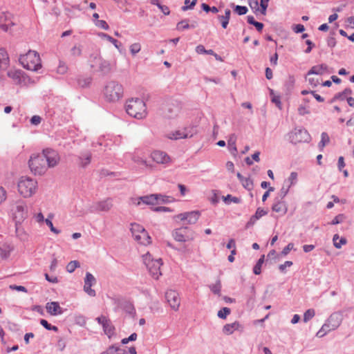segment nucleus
Masks as SVG:
<instances>
[{"label": "nucleus", "instance_id": "1", "mask_svg": "<svg viewBox=\"0 0 354 354\" xmlns=\"http://www.w3.org/2000/svg\"><path fill=\"white\" fill-rule=\"evenodd\" d=\"M125 107L127 114L136 119H142L147 115L145 103L140 98L129 100L127 102Z\"/></svg>", "mask_w": 354, "mask_h": 354}, {"label": "nucleus", "instance_id": "2", "mask_svg": "<svg viewBox=\"0 0 354 354\" xmlns=\"http://www.w3.org/2000/svg\"><path fill=\"white\" fill-rule=\"evenodd\" d=\"M88 63L91 68L103 75L108 74L111 70L110 62L104 59L98 50H95L90 55Z\"/></svg>", "mask_w": 354, "mask_h": 354}, {"label": "nucleus", "instance_id": "3", "mask_svg": "<svg viewBox=\"0 0 354 354\" xmlns=\"http://www.w3.org/2000/svg\"><path fill=\"white\" fill-rule=\"evenodd\" d=\"M19 61L24 68L29 71H37L41 67L39 55L34 50H29L26 54L20 55Z\"/></svg>", "mask_w": 354, "mask_h": 354}, {"label": "nucleus", "instance_id": "4", "mask_svg": "<svg viewBox=\"0 0 354 354\" xmlns=\"http://www.w3.org/2000/svg\"><path fill=\"white\" fill-rule=\"evenodd\" d=\"M104 95L109 102L118 101L123 95L122 86L117 82L111 81L105 86Z\"/></svg>", "mask_w": 354, "mask_h": 354}, {"label": "nucleus", "instance_id": "5", "mask_svg": "<svg viewBox=\"0 0 354 354\" xmlns=\"http://www.w3.org/2000/svg\"><path fill=\"white\" fill-rule=\"evenodd\" d=\"M142 257L144 263L149 270V272H150L151 276L154 279H158L159 277L162 274L160 272V267L162 265V259H154L152 257V255L149 252L143 255Z\"/></svg>", "mask_w": 354, "mask_h": 354}, {"label": "nucleus", "instance_id": "6", "mask_svg": "<svg viewBox=\"0 0 354 354\" xmlns=\"http://www.w3.org/2000/svg\"><path fill=\"white\" fill-rule=\"evenodd\" d=\"M28 165L32 172L35 175H43L47 171V165L44 156L39 153L32 154L28 161Z\"/></svg>", "mask_w": 354, "mask_h": 354}, {"label": "nucleus", "instance_id": "7", "mask_svg": "<svg viewBox=\"0 0 354 354\" xmlns=\"http://www.w3.org/2000/svg\"><path fill=\"white\" fill-rule=\"evenodd\" d=\"M37 182L28 177H21L18 183V190L25 198L31 196L35 192Z\"/></svg>", "mask_w": 354, "mask_h": 354}, {"label": "nucleus", "instance_id": "8", "mask_svg": "<svg viewBox=\"0 0 354 354\" xmlns=\"http://www.w3.org/2000/svg\"><path fill=\"white\" fill-rule=\"evenodd\" d=\"M288 140L293 145L300 142H308L310 136L308 131L304 128H295L288 135Z\"/></svg>", "mask_w": 354, "mask_h": 354}, {"label": "nucleus", "instance_id": "9", "mask_svg": "<svg viewBox=\"0 0 354 354\" xmlns=\"http://www.w3.org/2000/svg\"><path fill=\"white\" fill-rule=\"evenodd\" d=\"M41 155L44 156V159L48 165L47 167L52 168L55 167L60 160L57 151L50 148L44 149Z\"/></svg>", "mask_w": 354, "mask_h": 354}, {"label": "nucleus", "instance_id": "10", "mask_svg": "<svg viewBox=\"0 0 354 354\" xmlns=\"http://www.w3.org/2000/svg\"><path fill=\"white\" fill-rule=\"evenodd\" d=\"M196 131L193 127H185L183 129L176 130L170 132L167 135V138L171 140H178L182 138H192Z\"/></svg>", "mask_w": 354, "mask_h": 354}, {"label": "nucleus", "instance_id": "11", "mask_svg": "<svg viewBox=\"0 0 354 354\" xmlns=\"http://www.w3.org/2000/svg\"><path fill=\"white\" fill-rule=\"evenodd\" d=\"M158 194H149L146 196H142L137 198H134L132 199V202L134 205L138 206L141 204L148 205H154L158 204Z\"/></svg>", "mask_w": 354, "mask_h": 354}, {"label": "nucleus", "instance_id": "12", "mask_svg": "<svg viewBox=\"0 0 354 354\" xmlns=\"http://www.w3.org/2000/svg\"><path fill=\"white\" fill-rule=\"evenodd\" d=\"M165 298L172 309L174 310H178L180 301L177 292L172 290H168L166 292Z\"/></svg>", "mask_w": 354, "mask_h": 354}, {"label": "nucleus", "instance_id": "13", "mask_svg": "<svg viewBox=\"0 0 354 354\" xmlns=\"http://www.w3.org/2000/svg\"><path fill=\"white\" fill-rule=\"evenodd\" d=\"M200 215L199 211H192L181 213L177 216V218L181 221H187L188 224H194L198 220Z\"/></svg>", "mask_w": 354, "mask_h": 354}, {"label": "nucleus", "instance_id": "14", "mask_svg": "<svg viewBox=\"0 0 354 354\" xmlns=\"http://www.w3.org/2000/svg\"><path fill=\"white\" fill-rule=\"evenodd\" d=\"M187 230L188 228L187 227L176 229L173 232L174 239L178 242H185L192 240L194 238L193 236L187 234Z\"/></svg>", "mask_w": 354, "mask_h": 354}, {"label": "nucleus", "instance_id": "15", "mask_svg": "<svg viewBox=\"0 0 354 354\" xmlns=\"http://www.w3.org/2000/svg\"><path fill=\"white\" fill-rule=\"evenodd\" d=\"M8 76L12 80L14 83L17 85L25 84L26 77L21 70H10L7 73Z\"/></svg>", "mask_w": 354, "mask_h": 354}, {"label": "nucleus", "instance_id": "16", "mask_svg": "<svg viewBox=\"0 0 354 354\" xmlns=\"http://www.w3.org/2000/svg\"><path fill=\"white\" fill-rule=\"evenodd\" d=\"M338 315L336 313L332 314L326 322L322 325V328L326 333H328L332 330L336 329L340 324V320H337L335 323L332 324V322L335 319H337Z\"/></svg>", "mask_w": 354, "mask_h": 354}, {"label": "nucleus", "instance_id": "17", "mask_svg": "<svg viewBox=\"0 0 354 354\" xmlns=\"http://www.w3.org/2000/svg\"><path fill=\"white\" fill-rule=\"evenodd\" d=\"M10 17V13H2L0 15V28L4 32H8L10 28L15 25Z\"/></svg>", "mask_w": 354, "mask_h": 354}, {"label": "nucleus", "instance_id": "18", "mask_svg": "<svg viewBox=\"0 0 354 354\" xmlns=\"http://www.w3.org/2000/svg\"><path fill=\"white\" fill-rule=\"evenodd\" d=\"M46 309L47 313L53 316H57L63 313L59 304L57 301L48 302L46 305Z\"/></svg>", "mask_w": 354, "mask_h": 354}, {"label": "nucleus", "instance_id": "19", "mask_svg": "<svg viewBox=\"0 0 354 354\" xmlns=\"http://www.w3.org/2000/svg\"><path fill=\"white\" fill-rule=\"evenodd\" d=\"M151 158L159 164H165L169 161V156L164 151H154L151 153Z\"/></svg>", "mask_w": 354, "mask_h": 354}, {"label": "nucleus", "instance_id": "20", "mask_svg": "<svg viewBox=\"0 0 354 354\" xmlns=\"http://www.w3.org/2000/svg\"><path fill=\"white\" fill-rule=\"evenodd\" d=\"M267 214L268 212L266 211H265L261 207H258L257 209L255 214L252 215L250 217V220L247 222L245 225V228L248 229L250 227L253 226L259 219H260L262 216L266 215Z\"/></svg>", "mask_w": 354, "mask_h": 354}, {"label": "nucleus", "instance_id": "21", "mask_svg": "<svg viewBox=\"0 0 354 354\" xmlns=\"http://www.w3.org/2000/svg\"><path fill=\"white\" fill-rule=\"evenodd\" d=\"M328 66L326 64L313 66L307 73V75H323L324 73H329Z\"/></svg>", "mask_w": 354, "mask_h": 354}, {"label": "nucleus", "instance_id": "22", "mask_svg": "<svg viewBox=\"0 0 354 354\" xmlns=\"http://www.w3.org/2000/svg\"><path fill=\"white\" fill-rule=\"evenodd\" d=\"M272 209L275 212L285 214L287 212V207L286 205L285 201L283 200L279 199V197H277L274 199Z\"/></svg>", "mask_w": 354, "mask_h": 354}, {"label": "nucleus", "instance_id": "23", "mask_svg": "<svg viewBox=\"0 0 354 354\" xmlns=\"http://www.w3.org/2000/svg\"><path fill=\"white\" fill-rule=\"evenodd\" d=\"M113 207V200L111 198H107L103 201H99L95 204V209L98 211L108 212Z\"/></svg>", "mask_w": 354, "mask_h": 354}, {"label": "nucleus", "instance_id": "24", "mask_svg": "<svg viewBox=\"0 0 354 354\" xmlns=\"http://www.w3.org/2000/svg\"><path fill=\"white\" fill-rule=\"evenodd\" d=\"M92 154L90 151L82 152L78 156V165L82 168H86L91 161Z\"/></svg>", "mask_w": 354, "mask_h": 354}, {"label": "nucleus", "instance_id": "25", "mask_svg": "<svg viewBox=\"0 0 354 354\" xmlns=\"http://www.w3.org/2000/svg\"><path fill=\"white\" fill-rule=\"evenodd\" d=\"M9 57L4 48H0V70L6 71L9 66Z\"/></svg>", "mask_w": 354, "mask_h": 354}, {"label": "nucleus", "instance_id": "26", "mask_svg": "<svg viewBox=\"0 0 354 354\" xmlns=\"http://www.w3.org/2000/svg\"><path fill=\"white\" fill-rule=\"evenodd\" d=\"M179 107L174 104H167L165 109V116L167 118H173L178 115Z\"/></svg>", "mask_w": 354, "mask_h": 354}, {"label": "nucleus", "instance_id": "27", "mask_svg": "<svg viewBox=\"0 0 354 354\" xmlns=\"http://www.w3.org/2000/svg\"><path fill=\"white\" fill-rule=\"evenodd\" d=\"M241 325L238 322H234L232 324H226L223 328V332L225 335H231L236 330H239Z\"/></svg>", "mask_w": 354, "mask_h": 354}, {"label": "nucleus", "instance_id": "28", "mask_svg": "<svg viewBox=\"0 0 354 354\" xmlns=\"http://www.w3.org/2000/svg\"><path fill=\"white\" fill-rule=\"evenodd\" d=\"M134 239L142 245H147L151 243V237L145 229H143L140 233L136 235Z\"/></svg>", "mask_w": 354, "mask_h": 354}, {"label": "nucleus", "instance_id": "29", "mask_svg": "<svg viewBox=\"0 0 354 354\" xmlns=\"http://www.w3.org/2000/svg\"><path fill=\"white\" fill-rule=\"evenodd\" d=\"M13 250V247L9 244L0 245V257L2 259H7Z\"/></svg>", "mask_w": 354, "mask_h": 354}, {"label": "nucleus", "instance_id": "30", "mask_svg": "<svg viewBox=\"0 0 354 354\" xmlns=\"http://www.w3.org/2000/svg\"><path fill=\"white\" fill-rule=\"evenodd\" d=\"M15 217L19 220H23L26 216V207L23 205H17L15 212Z\"/></svg>", "mask_w": 354, "mask_h": 354}, {"label": "nucleus", "instance_id": "31", "mask_svg": "<svg viewBox=\"0 0 354 354\" xmlns=\"http://www.w3.org/2000/svg\"><path fill=\"white\" fill-rule=\"evenodd\" d=\"M101 354H126V351L119 346H110L106 351Z\"/></svg>", "mask_w": 354, "mask_h": 354}, {"label": "nucleus", "instance_id": "32", "mask_svg": "<svg viewBox=\"0 0 354 354\" xmlns=\"http://www.w3.org/2000/svg\"><path fill=\"white\" fill-rule=\"evenodd\" d=\"M236 176L245 188L248 189H250L252 188V181L250 178L244 177L239 172L237 173Z\"/></svg>", "mask_w": 354, "mask_h": 354}, {"label": "nucleus", "instance_id": "33", "mask_svg": "<svg viewBox=\"0 0 354 354\" xmlns=\"http://www.w3.org/2000/svg\"><path fill=\"white\" fill-rule=\"evenodd\" d=\"M236 139L237 137L234 133H232L229 136V139L227 140L228 147L232 152L236 153L237 151V148L236 146Z\"/></svg>", "mask_w": 354, "mask_h": 354}, {"label": "nucleus", "instance_id": "34", "mask_svg": "<svg viewBox=\"0 0 354 354\" xmlns=\"http://www.w3.org/2000/svg\"><path fill=\"white\" fill-rule=\"evenodd\" d=\"M352 93V90L349 88H346L342 92L337 93L334 97L333 100H344V99H346L348 97V95H351Z\"/></svg>", "mask_w": 354, "mask_h": 354}, {"label": "nucleus", "instance_id": "35", "mask_svg": "<svg viewBox=\"0 0 354 354\" xmlns=\"http://www.w3.org/2000/svg\"><path fill=\"white\" fill-rule=\"evenodd\" d=\"M264 257H265V256L262 255L259 259V260L257 261V263L254 266V268H253V272H254V274L259 275V274H261V267H262V265H263V263L264 262Z\"/></svg>", "mask_w": 354, "mask_h": 354}, {"label": "nucleus", "instance_id": "36", "mask_svg": "<svg viewBox=\"0 0 354 354\" xmlns=\"http://www.w3.org/2000/svg\"><path fill=\"white\" fill-rule=\"evenodd\" d=\"M103 330L106 335L108 336H111L114 333V326L112 325L110 319L107 321V322L102 326Z\"/></svg>", "mask_w": 354, "mask_h": 354}, {"label": "nucleus", "instance_id": "37", "mask_svg": "<svg viewBox=\"0 0 354 354\" xmlns=\"http://www.w3.org/2000/svg\"><path fill=\"white\" fill-rule=\"evenodd\" d=\"M77 82L80 87L86 88L91 84V78L80 77L77 79Z\"/></svg>", "mask_w": 354, "mask_h": 354}, {"label": "nucleus", "instance_id": "38", "mask_svg": "<svg viewBox=\"0 0 354 354\" xmlns=\"http://www.w3.org/2000/svg\"><path fill=\"white\" fill-rule=\"evenodd\" d=\"M95 283H96V279L94 277V276L91 273L87 272L86 273V276L84 278V284L92 286L94 284H95Z\"/></svg>", "mask_w": 354, "mask_h": 354}, {"label": "nucleus", "instance_id": "39", "mask_svg": "<svg viewBox=\"0 0 354 354\" xmlns=\"http://www.w3.org/2000/svg\"><path fill=\"white\" fill-rule=\"evenodd\" d=\"M145 229L142 225L138 223H132L131 227V232L132 233L133 236L135 238L136 235L140 233L142 230Z\"/></svg>", "mask_w": 354, "mask_h": 354}, {"label": "nucleus", "instance_id": "40", "mask_svg": "<svg viewBox=\"0 0 354 354\" xmlns=\"http://www.w3.org/2000/svg\"><path fill=\"white\" fill-rule=\"evenodd\" d=\"M80 264L77 261H71L66 266V270L69 273H72L77 268H79Z\"/></svg>", "mask_w": 354, "mask_h": 354}, {"label": "nucleus", "instance_id": "41", "mask_svg": "<svg viewBox=\"0 0 354 354\" xmlns=\"http://www.w3.org/2000/svg\"><path fill=\"white\" fill-rule=\"evenodd\" d=\"M39 322H40V324L48 330H53L55 332H57L58 330V328L57 326H52L46 319H40Z\"/></svg>", "mask_w": 354, "mask_h": 354}, {"label": "nucleus", "instance_id": "42", "mask_svg": "<svg viewBox=\"0 0 354 354\" xmlns=\"http://www.w3.org/2000/svg\"><path fill=\"white\" fill-rule=\"evenodd\" d=\"M330 141L329 136L326 132H322L321 135V140L319 142V147L323 149L325 145Z\"/></svg>", "mask_w": 354, "mask_h": 354}, {"label": "nucleus", "instance_id": "43", "mask_svg": "<svg viewBox=\"0 0 354 354\" xmlns=\"http://www.w3.org/2000/svg\"><path fill=\"white\" fill-rule=\"evenodd\" d=\"M99 36L102 39H105L108 40L109 42L112 43L115 46V48H118V41L117 39L113 38L110 35H109L106 33H104V32L100 33Z\"/></svg>", "mask_w": 354, "mask_h": 354}, {"label": "nucleus", "instance_id": "44", "mask_svg": "<svg viewBox=\"0 0 354 354\" xmlns=\"http://www.w3.org/2000/svg\"><path fill=\"white\" fill-rule=\"evenodd\" d=\"M223 201L227 204H230L231 202L234 203H239L241 202V199L238 197L227 194L226 196L223 197Z\"/></svg>", "mask_w": 354, "mask_h": 354}, {"label": "nucleus", "instance_id": "45", "mask_svg": "<svg viewBox=\"0 0 354 354\" xmlns=\"http://www.w3.org/2000/svg\"><path fill=\"white\" fill-rule=\"evenodd\" d=\"M315 315V312L314 309L310 308L307 310L304 314V322H308Z\"/></svg>", "mask_w": 354, "mask_h": 354}, {"label": "nucleus", "instance_id": "46", "mask_svg": "<svg viewBox=\"0 0 354 354\" xmlns=\"http://www.w3.org/2000/svg\"><path fill=\"white\" fill-rule=\"evenodd\" d=\"M211 291L215 295H220L221 285L220 281H216V283L212 284L209 286Z\"/></svg>", "mask_w": 354, "mask_h": 354}, {"label": "nucleus", "instance_id": "47", "mask_svg": "<svg viewBox=\"0 0 354 354\" xmlns=\"http://www.w3.org/2000/svg\"><path fill=\"white\" fill-rule=\"evenodd\" d=\"M68 71V66L66 64L62 61H59V66L57 68V72L59 74L64 75Z\"/></svg>", "mask_w": 354, "mask_h": 354}, {"label": "nucleus", "instance_id": "48", "mask_svg": "<svg viewBox=\"0 0 354 354\" xmlns=\"http://www.w3.org/2000/svg\"><path fill=\"white\" fill-rule=\"evenodd\" d=\"M188 19H183L177 24L176 28L178 30H184L189 28V24H188Z\"/></svg>", "mask_w": 354, "mask_h": 354}, {"label": "nucleus", "instance_id": "49", "mask_svg": "<svg viewBox=\"0 0 354 354\" xmlns=\"http://www.w3.org/2000/svg\"><path fill=\"white\" fill-rule=\"evenodd\" d=\"M230 313L231 310L229 308L223 307L218 312L217 315L221 319H225L226 317L230 314Z\"/></svg>", "mask_w": 354, "mask_h": 354}, {"label": "nucleus", "instance_id": "50", "mask_svg": "<svg viewBox=\"0 0 354 354\" xmlns=\"http://www.w3.org/2000/svg\"><path fill=\"white\" fill-rule=\"evenodd\" d=\"M234 10L239 15H245L248 12V9L245 6H239V5H237V6H234Z\"/></svg>", "mask_w": 354, "mask_h": 354}, {"label": "nucleus", "instance_id": "51", "mask_svg": "<svg viewBox=\"0 0 354 354\" xmlns=\"http://www.w3.org/2000/svg\"><path fill=\"white\" fill-rule=\"evenodd\" d=\"M270 0H260V8H259V12L263 15H266V10L268 6V2Z\"/></svg>", "mask_w": 354, "mask_h": 354}, {"label": "nucleus", "instance_id": "52", "mask_svg": "<svg viewBox=\"0 0 354 354\" xmlns=\"http://www.w3.org/2000/svg\"><path fill=\"white\" fill-rule=\"evenodd\" d=\"M196 2H197V0H192V1H190V0H185V6H183L182 7V10L183 11H185L187 10L192 9L194 7V6L196 5Z\"/></svg>", "mask_w": 354, "mask_h": 354}, {"label": "nucleus", "instance_id": "53", "mask_svg": "<svg viewBox=\"0 0 354 354\" xmlns=\"http://www.w3.org/2000/svg\"><path fill=\"white\" fill-rule=\"evenodd\" d=\"M346 218V216L343 214L337 215L330 223V225H337L342 223Z\"/></svg>", "mask_w": 354, "mask_h": 354}, {"label": "nucleus", "instance_id": "54", "mask_svg": "<svg viewBox=\"0 0 354 354\" xmlns=\"http://www.w3.org/2000/svg\"><path fill=\"white\" fill-rule=\"evenodd\" d=\"M158 203H169L173 201L171 196L158 194Z\"/></svg>", "mask_w": 354, "mask_h": 354}, {"label": "nucleus", "instance_id": "55", "mask_svg": "<svg viewBox=\"0 0 354 354\" xmlns=\"http://www.w3.org/2000/svg\"><path fill=\"white\" fill-rule=\"evenodd\" d=\"M297 179V174L296 172H292L290 176L288 178V183H289L287 186H290V187L296 183Z\"/></svg>", "mask_w": 354, "mask_h": 354}, {"label": "nucleus", "instance_id": "56", "mask_svg": "<svg viewBox=\"0 0 354 354\" xmlns=\"http://www.w3.org/2000/svg\"><path fill=\"white\" fill-rule=\"evenodd\" d=\"M141 46L139 43H134L130 46V52L133 55L140 52Z\"/></svg>", "mask_w": 354, "mask_h": 354}, {"label": "nucleus", "instance_id": "57", "mask_svg": "<svg viewBox=\"0 0 354 354\" xmlns=\"http://www.w3.org/2000/svg\"><path fill=\"white\" fill-rule=\"evenodd\" d=\"M95 24L96 26H97L102 29H104L106 30L109 29V26L104 20H97V21H95Z\"/></svg>", "mask_w": 354, "mask_h": 354}, {"label": "nucleus", "instance_id": "58", "mask_svg": "<svg viewBox=\"0 0 354 354\" xmlns=\"http://www.w3.org/2000/svg\"><path fill=\"white\" fill-rule=\"evenodd\" d=\"M290 186H286L285 185H283L281 187L280 192H279V199L283 200L284 197L287 195V194L289 192Z\"/></svg>", "mask_w": 354, "mask_h": 354}, {"label": "nucleus", "instance_id": "59", "mask_svg": "<svg viewBox=\"0 0 354 354\" xmlns=\"http://www.w3.org/2000/svg\"><path fill=\"white\" fill-rule=\"evenodd\" d=\"M91 287H92L91 286L84 284V290L90 297H95L96 295V292H95V290L91 288Z\"/></svg>", "mask_w": 354, "mask_h": 354}, {"label": "nucleus", "instance_id": "60", "mask_svg": "<svg viewBox=\"0 0 354 354\" xmlns=\"http://www.w3.org/2000/svg\"><path fill=\"white\" fill-rule=\"evenodd\" d=\"M217 18L221 21L222 28L226 29L229 24L230 20L224 17L223 15H218Z\"/></svg>", "mask_w": 354, "mask_h": 354}, {"label": "nucleus", "instance_id": "61", "mask_svg": "<svg viewBox=\"0 0 354 354\" xmlns=\"http://www.w3.org/2000/svg\"><path fill=\"white\" fill-rule=\"evenodd\" d=\"M45 223L50 227L51 232H54L55 234H59L60 232V230H57L53 226V222L50 218H46Z\"/></svg>", "mask_w": 354, "mask_h": 354}, {"label": "nucleus", "instance_id": "62", "mask_svg": "<svg viewBox=\"0 0 354 354\" xmlns=\"http://www.w3.org/2000/svg\"><path fill=\"white\" fill-rule=\"evenodd\" d=\"M249 5L250 8L254 10L255 12L259 11V3L258 0H250Z\"/></svg>", "mask_w": 354, "mask_h": 354}, {"label": "nucleus", "instance_id": "63", "mask_svg": "<svg viewBox=\"0 0 354 354\" xmlns=\"http://www.w3.org/2000/svg\"><path fill=\"white\" fill-rule=\"evenodd\" d=\"M71 55L73 56H80L82 54V48L80 46H75L71 50Z\"/></svg>", "mask_w": 354, "mask_h": 354}, {"label": "nucleus", "instance_id": "64", "mask_svg": "<svg viewBox=\"0 0 354 354\" xmlns=\"http://www.w3.org/2000/svg\"><path fill=\"white\" fill-rule=\"evenodd\" d=\"M346 239L341 237L336 243H334V246L337 249H340L342 246L346 244Z\"/></svg>", "mask_w": 354, "mask_h": 354}]
</instances>
